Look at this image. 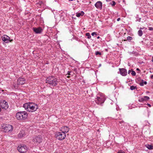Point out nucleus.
<instances>
[{"instance_id":"dca6fc26","label":"nucleus","mask_w":153,"mask_h":153,"mask_svg":"<svg viewBox=\"0 0 153 153\" xmlns=\"http://www.w3.org/2000/svg\"><path fill=\"white\" fill-rule=\"evenodd\" d=\"M145 146L149 150L153 149V145H152L146 144L145 145Z\"/></svg>"},{"instance_id":"9b49d317","label":"nucleus","mask_w":153,"mask_h":153,"mask_svg":"<svg viewBox=\"0 0 153 153\" xmlns=\"http://www.w3.org/2000/svg\"><path fill=\"white\" fill-rule=\"evenodd\" d=\"M2 39L5 43H7L9 42L10 37L4 35L2 36Z\"/></svg>"},{"instance_id":"4be33fe9","label":"nucleus","mask_w":153,"mask_h":153,"mask_svg":"<svg viewBox=\"0 0 153 153\" xmlns=\"http://www.w3.org/2000/svg\"><path fill=\"white\" fill-rule=\"evenodd\" d=\"M136 88V86H134L133 85H132L130 87V89L131 90L135 89Z\"/></svg>"},{"instance_id":"72a5a7b5","label":"nucleus","mask_w":153,"mask_h":153,"mask_svg":"<svg viewBox=\"0 0 153 153\" xmlns=\"http://www.w3.org/2000/svg\"><path fill=\"white\" fill-rule=\"evenodd\" d=\"M145 28L144 27H140V30H141L142 29H143Z\"/></svg>"},{"instance_id":"ddd939ff","label":"nucleus","mask_w":153,"mask_h":153,"mask_svg":"<svg viewBox=\"0 0 153 153\" xmlns=\"http://www.w3.org/2000/svg\"><path fill=\"white\" fill-rule=\"evenodd\" d=\"M33 30L36 33H40L43 30L42 28L40 27L38 28H33Z\"/></svg>"},{"instance_id":"7c9ffc66","label":"nucleus","mask_w":153,"mask_h":153,"mask_svg":"<svg viewBox=\"0 0 153 153\" xmlns=\"http://www.w3.org/2000/svg\"><path fill=\"white\" fill-rule=\"evenodd\" d=\"M117 153H125V152L123 151H119Z\"/></svg>"},{"instance_id":"1a4fd4ad","label":"nucleus","mask_w":153,"mask_h":153,"mask_svg":"<svg viewBox=\"0 0 153 153\" xmlns=\"http://www.w3.org/2000/svg\"><path fill=\"white\" fill-rule=\"evenodd\" d=\"M25 82V79L22 78H20L18 79L17 85H22Z\"/></svg>"},{"instance_id":"f8f14e48","label":"nucleus","mask_w":153,"mask_h":153,"mask_svg":"<svg viewBox=\"0 0 153 153\" xmlns=\"http://www.w3.org/2000/svg\"><path fill=\"white\" fill-rule=\"evenodd\" d=\"M95 6L97 9H101L102 8V3L101 1H98L95 4Z\"/></svg>"},{"instance_id":"c756f323","label":"nucleus","mask_w":153,"mask_h":153,"mask_svg":"<svg viewBox=\"0 0 153 153\" xmlns=\"http://www.w3.org/2000/svg\"><path fill=\"white\" fill-rule=\"evenodd\" d=\"M80 13H81V15L82 16H83L84 14V12L83 11H81Z\"/></svg>"},{"instance_id":"b1692460","label":"nucleus","mask_w":153,"mask_h":153,"mask_svg":"<svg viewBox=\"0 0 153 153\" xmlns=\"http://www.w3.org/2000/svg\"><path fill=\"white\" fill-rule=\"evenodd\" d=\"M143 100V97H139L138 101L140 102H142L144 101Z\"/></svg>"},{"instance_id":"a211bd4d","label":"nucleus","mask_w":153,"mask_h":153,"mask_svg":"<svg viewBox=\"0 0 153 153\" xmlns=\"http://www.w3.org/2000/svg\"><path fill=\"white\" fill-rule=\"evenodd\" d=\"M143 99H144V101H146L148 100L149 99V97L147 96H144L143 97Z\"/></svg>"},{"instance_id":"bb28decb","label":"nucleus","mask_w":153,"mask_h":153,"mask_svg":"<svg viewBox=\"0 0 153 153\" xmlns=\"http://www.w3.org/2000/svg\"><path fill=\"white\" fill-rule=\"evenodd\" d=\"M111 5H112V6H114L115 4H116V3L114 1H112V2H111Z\"/></svg>"},{"instance_id":"49530a36","label":"nucleus","mask_w":153,"mask_h":153,"mask_svg":"<svg viewBox=\"0 0 153 153\" xmlns=\"http://www.w3.org/2000/svg\"><path fill=\"white\" fill-rule=\"evenodd\" d=\"M17 87V86H15V87Z\"/></svg>"},{"instance_id":"f03ea898","label":"nucleus","mask_w":153,"mask_h":153,"mask_svg":"<svg viewBox=\"0 0 153 153\" xmlns=\"http://www.w3.org/2000/svg\"><path fill=\"white\" fill-rule=\"evenodd\" d=\"M46 83L52 86H55L57 85V79L53 76H50L47 78Z\"/></svg>"},{"instance_id":"cd10ccee","label":"nucleus","mask_w":153,"mask_h":153,"mask_svg":"<svg viewBox=\"0 0 153 153\" xmlns=\"http://www.w3.org/2000/svg\"><path fill=\"white\" fill-rule=\"evenodd\" d=\"M94 35H97V33L96 32H93L92 33H91V35L92 36H94Z\"/></svg>"},{"instance_id":"79ce46f5","label":"nucleus","mask_w":153,"mask_h":153,"mask_svg":"<svg viewBox=\"0 0 153 153\" xmlns=\"http://www.w3.org/2000/svg\"><path fill=\"white\" fill-rule=\"evenodd\" d=\"M152 61L153 62V56L152 57Z\"/></svg>"},{"instance_id":"0eeeda50","label":"nucleus","mask_w":153,"mask_h":153,"mask_svg":"<svg viewBox=\"0 0 153 153\" xmlns=\"http://www.w3.org/2000/svg\"><path fill=\"white\" fill-rule=\"evenodd\" d=\"M17 149L20 152L24 153L26 152L27 150V147L25 145H20L18 146Z\"/></svg>"},{"instance_id":"f257e3e1","label":"nucleus","mask_w":153,"mask_h":153,"mask_svg":"<svg viewBox=\"0 0 153 153\" xmlns=\"http://www.w3.org/2000/svg\"><path fill=\"white\" fill-rule=\"evenodd\" d=\"M23 107L26 111L30 112L36 111L38 108L37 104L30 102L24 104Z\"/></svg>"},{"instance_id":"a878e982","label":"nucleus","mask_w":153,"mask_h":153,"mask_svg":"<svg viewBox=\"0 0 153 153\" xmlns=\"http://www.w3.org/2000/svg\"><path fill=\"white\" fill-rule=\"evenodd\" d=\"M81 16V13H76V16L77 17H79Z\"/></svg>"},{"instance_id":"c85d7f7f","label":"nucleus","mask_w":153,"mask_h":153,"mask_svg":"<svg viewBox=\"0 0 153 153\" xmlns=\"http://www.w3.org/2000/svg\"><path fill=\"white\" fill-rule=\"evenodd\" d=\"M149 29L150 30H153V28L152 27H149Z\"/></svg>"},{"instance_id":"473e14b6","label":"nucleus","mask_w":153,"mask_h":153,"mask_svg":"<svg viewBox=\"0 0 153 153\" xmlns=\"http://www.w3.org/2000/svg\"><path fill=\"white\" fill-rule=\"evenodd\" d=\"M147 105L149 107H151V105L150 104H149L147 103Z\"/></svg>"},{"instance_id":"4c0bfd02","label":"nucleus","mask_w":153,"mask_h":153,"mask_svg":"<svg viewBox=\"0 0 153 153\" xmlns=\"http://www.w3.org/2000/svg\"><path fill=\"white\" fill-rule=\"evenodd\" d=\"M136 70H137V71H140V69H139V68H137V69H136Z\"/></svg>"},{"instance_id":"c9c22d12","label":"nucleus","mask_w":153,"mask_h":153,"mask_svg":"<svg viewBox=\"0 0 153 153\" xmlns=\"http://www.w3.org/2000/svg\"><path fill=\"white\" fill-rule=\"evenodd\" d=\"M120 20V18H118L117 19V21H119Z\"/></svg>"},{"instance_id":"6ab92c4d","label":"nucleus","mask_w":153,"mask_h":153,"mask_svg":"<svg viewBox=\"0 0 153 153\" xmlns=\"http://www.w3.org/2000/svg\"><path fill=\"white\" fill-rule=\"evenodd\" d=\"M138 34L140 36H141L143 35V32L141 30H140L138 31Z\"/></svg>"},{"instance_id":"f704fd0d","label":"nucleus","mask_w":153,"mask_h":153,"mask_svg":"<svg viewBox=\"0 0 153 153\" xmlns=\"http://www.w3.org/2000/svg\"><path fill=\"white\" fill-rule=\"evenodd\" d=\"M131 72V70H129L128 72V74H129Z\"/></svg>"},{"instance_id":"6e6552de","label":"nucleus","mask_w":153,"mask_h":153,"mask_svg":"<svg viewBox=\"0 0 153 153\" xmlns=\"http://www.w3.org/2000/svg\"><path fill=\"white\" fill-rule=\"evenodd\" d=\"M32 141L35 144H37L42 142V137L41 136H38L33 138Z\"/></svg>"},{"instance_id":"c03bdc74","label":"nucleus","mask_w":153,"mask_h":153,"mask_svg":"<svg viewBox=\"0 0 153 153\" xmlns=\"http://www.w3.org/2000/svg\"><path fill=\"white\" fill-rule=\"evenodd\" d=\"M1 111V108H0V111Z\"/></svg>"},{"instance_id":"2eb2a0df","label":"nucleus","mask_w":153,"mask_h":153,"mask_svg":"<svg viewBox=\"0 0 153 153\" xmlns=\"http://www.w3.org/2000/svg\"><path fill=\"white\" fill-rule=\"evenodd\" d=\"M120 72V74L123 76H126L127 74L126 69L124 68H119Z\"/></svg>"},{"instance_id":"ea45409f","label":"nucleus","mask_w":153,"mask_h":153,"mask_svg":"<svg viewBox=\"0 0 153 153\" xmlns=\"http://www.w3.org/2000/svg\"><path fill=\"white\" fill-rule=\"evenodd\" d=\"M13 39H12V40H10V39H9V42H11L12 41H13Z\"/></svg>"},{"instance_id":"a18cd8bd","label":"nucleus","mask_w":153,"mask_h":153,"mask_svg":"<svg viewBox=\"0 0 153 153\" xmlns=\"http://www.w3.org/2000/svg\"><path fill=\"white\" fill-rule=\"evenodd\" d=\"M73 0H70V1H73Z\"/></svg>"},{"instance_id":"2f4dec72","label":"nucleus","mask_w":153,"mask_h":153,"mask_svg":"<svg viewBox=\"0 0 153 153\" xmlns=\"http://www.w3.org/2000/svg\"><path fill=\"white\" fill-rule=\"evenodd\" d=\"M71 72V71H68V72L67 74H68V75H71V74H70Z\"/></svg>"},{"instance_id":"a19ab883","label":"nucleus","mask_w":153,"mask_h":153,"mask_svg":"<svg viewBox=\"0 0 153 153\" xmlns=\"http://www.w3.org/2000/svg\"><path fill=\"white\" fill-rule=\"evenodd\" d=\"M100 38V36H98L97 37V39H99V38Z\"/></svg>"},{"instance_id":"37998d69","label":"nucleus","mask_w":153,"mask_h":153,"mask_svg":"<svg viewBox=\"0 0 153 153\" xmlns=\"http://www.w3.org/2000/svg\"><path fill=\"white\" fill-rule=\"evenodd\" d=\"M70 76H68L67 77L68 78H69L70 77Z\"/></svg>"},{"instance_id":"393cba45","label":"nucleus","mask_w":153,"mask_h":153,"mask_svg":"<svg viewBox=\"0 0 153 153\" xmlns=\"http://www.w3.org/2000/svg\"><path fill=\"white\" fill-rule=\"evenodd\" d=\"M136 73L133 70L131 71V74L132 76H135L136 75Z\"/></svg>"},{"instance_id":"4468645a","label":"nucleus","mask_w":153,"mask_h":153,"mask_svg":"<svg viewBox=\"0 0 153 153\" xmlns=\"http://www.w3.org/2000/svg\"><path fill=\"white\" fill-rule=\"evenodd\" d=\"M69 129V128L68 127L64 126L61 128L60 130L62 132L65 134L68 132Z\"/></svg>"},{"instance_id":"39448f33","label":"nucleus","mask_w":153,"mask_h":153,"mask_svg":"<svg viewBox=\"0 0 153 153\" xmlns=\"http://www.w3.org/2000/svg\"><path fill=\"white\" fill-rule=\"evenodd\" d=\"M2 127L4 129V131L5 132L12 131L13 129L12 126L9 124L4 125Z\"/></svg>"},{"instance_id":"58836bf2","label":"nucleus","mask_w":153,"mask_h":153,"mask_svg":"<svg viewBox=\"0 0 153 153\" xmlns=\"http://www.w3.org/2000/svg\"><path fill=\"white\" fill-rule=\"evenodd\" d=\"M76 70H77V69L76 68H75L74 69V71L76 72Z\"/></svg>"},{"instance_id":"9d476101","label":"nucleus","mask_w":153,"mask_h":153,"mask_svg":"<svg viewBox=\"0 0 153 153\" xmlns=\"http://www.w3.org/2000/svg\"><path fill=\"white\" fill-rule=\"evenodd\" d=\"M0 105L2 108L6 109L8 107V103L5 101H3L2 102H1Z\"/></svg>"},{"instance_id":"412c9836","label":"nucleus","mask_w":153,"mask_h":153,"mask_svg":"<svg viewBox=\"0 0 153 153\" xmlns=\"http://www.w3.org/2000/svg\"><path fill=\"white\" fill-rule=\"evenodd\" d=\"M95 53V55L97 56L98 55H102L101 53L98 51H96Z\"/></svg>"},{"instance_id":"423d86ee","label":"nucleus","mask_w":153,"mask_h":153,"mask_svg":"<svg viewBox=\"0 0 153 153\" xmlns=\"http://www.w3.org/2000/svg\"><path fill=\"white\" fill-rule=\"evenodd\" d=\"M105 100L104 97L102 96H97L95 99V101L98 104H101L104 103Z\"/></svg>"},{"instance_id":"aec40b11","label":"nucleus","mask_w":153,"mask_h":153,"mask_svg":"<svg viewBox=\"0 0 153 153\" xmlns=\"http://www.w3.org/2000/svg\"><path fill=\"white\" fill-rule=\"evenodd\" d=\"M85 35L88 36L87 38L88 39H90L91 37L89 33H86L85 34Z\"/></svg>"},{"instance_id":"7ed1b4c3","label":"nucleus","mask_w":153,"mask_h":153,"mask_svg":"<svg viewBox=\"0 0 153 153\" xmlns=\"http://www.w3.org/2000/svg\"><path fill=\"white\" fill-rule=\"evenodd\" d=\"M27 114L25 111L18 112L16 114V117L18 120H25L27 118Z\"/></svg>"},{"instance_id":"e433bc0d","label":"nucleus","mask_w":153,"mask_h":153,"mask_svg":"<svg viewBox=\"0 0 153 153\" xmlns=\"http://www.w3.org/2000/svg\"><path fill=\"white\" fill-rule=\"evenodd\" d=\"M151 79H153V75H152V76H151Z\"/></svg>"},{"instance_id":"20e7f679","label":"nucleus","mask_w":153,"mask_h":153,"mask_svg":"<svg viewBox=\"0 0 153 153\" xmlns=\"http://www.w3.org/2000/svg\"><path fill=\"white\" fill-rule=\"evenodd\" d=\"M66 137V134L62 131L57 132L56 134V138L59 140H64Z\"/></svg>"},{"instance_id":"5701e85b","label":"nucleus","mask_w":153,"mask_h":153,"mask_svg":"<svg viewBox=\"0 0 153 153\" xmlns=\"http://www.w3.org/2000/svg\"><path fill=\"white\" fill-rule=\"evenodd\" d=\"M132 39V37L128 36L127 37V40H128V41H131Z\"/></svg>"},{"instance_id":"f3484780","label":"nucleus","mask_w":153,"mask_h":153,"mask_svg":"<svg viewBox=\"0 0 153 153\" xmlns=\"http://www.w3.org/2000/svg\"><path fill=\"white\" fill-rule=\"evenodd\" d=\"M147 84V82L146 81H144L143 80H142L141 82L140 83V86H143L144 84L146 85Z\"/></svg>"}]
</instances>
